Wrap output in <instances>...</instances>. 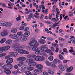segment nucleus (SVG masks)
Masks as SVG:
<instances>
[{
	"label": "nucleus",
	"mask_w": 75,
	"mask_h": 75,
	"mask_svg": "<svg viewBox=\"0 0 75 75\" xmlns=\"http://www.w3.org/2000/svg\"><path fill=\"white\" fill-rule=\"evenodd\" d=\"M48 9H45V12L46 14H48V13H47V12H48Z\"/></svg>",
	"instance_id": "nucleus-50"
},
{
	"label": "nucleus",
	"mask_w": 75,
	"mask_h": 75,
	"mask_svg": "<svg viewBox=\"0 0 75 75\" xmlns=\"http://www.w3.org/2000/svg\"><path fill=\"white\" fill-rule=\"evenodd\" d=\"M56 16V18H57V19H56L57 21H58V20H59V18H58V17H59V16Z\"/></svg>",
	"instance_id": "nucleus-58"
},
{
	"label": "nucleus",
	"mask_w": 75,
	"mask_h": 75,
	"mask_svg": "<svg viewBox=\"0 0 75 75\" xmlns=\"http://www.w3.org/2000/svg\"><path fill=\"white\" fill-rule=\"evenodd\" d=\"M34 16L35 17V18H39V16H37L36 15H34Z\"/></svg>",
	"instance_id": "nucleus-59"
},
{
	"label": "nucleus",
	"mask_w": 75,
	"mask_h": 75,
	"mask_svg": "<svg viewBox=\"0 0 75 75\" xmlns=\"http://www.w3.org/2000/svg\"><path fill=\"white\" fill-rule=\"evenodd\" d=\"M21 67L22 69H24L25 68V66L24 65L22 64L21 66Z\"/></svg>",
	"instance_id": "nucleus-39"
},
{
	"label": "nucleus",
	"mask_w": 75,
	"mask_h": 75,
	"mask_svg": "<svg viewBox=\"0 0 75 75\" xmlns=\"http://www.w3.org/2000/svg\"><path fill=\"white\" fill-rule=\"evenodd\" d=\"M37 68H38L39 69H42V65L40 64H38L36 66Z\"/></svg>",
	"instance_id": "nucleus-14"
},
{
	"label": "nucleus",
	"mask_w": 75,
	"mask_h": 75,
	"mask_svg": "<svg viewBox=\"0 0 75 75\" xmlns=\"http://www.w3.org/2000/svg\"><path fill=\"white\" fill-rule=\"evenodd\" d=\"M43 75H48V73L46 72H43Z\"/></svg>",
	"instance_id": "nucleus-51"
},
{
	"label": "nucleus",
	"mask_w": 75,
	"mask_h": 75,
	"mask_svg": "<svg viewBox=\"0 0 75 75\" xmlns=\"http://www.w3.org/2000/svg\"><path fill=\"white\" fill-rule=\"evenodd\" d=\"M58 50H59V48L58 47H57L56 48V50L55 51L56 52H58Z\"/></svg>",
	"instance_id": "nucleus-52"
},
{
	"label": "nucleus",
	"mask_w": 75,
	"mask_h": 75,
	"mask_svg": "<svg viewBox=\"0 0 75 75\" xmlns=\"http://www.w3.org/2000/svg\"><path fill=\"white\" fill-rule=\"evenodd\" d=\"M6 48V50H9V49H10V46H6V47H5Z\"/></svg>",
	"instance_id": "nucleus-48"
},
{
	"label": "nucleus",
	"mask_w": 75,
	"mask_h": 75,
	"mask_svg": "<svg viewBox=\"0 0 75 75\" xmlns=\"http://www.w3.org/2000/svg\"><path fill=\"white\" fill-rule=\"evenodd\" d=\"M6 55V54L5 53L1 54H0V57L1 58V57H4Z\"/></svg>",
	"instance_id": "nucleus-37"
},
{
	"label": "nucleus",
	"mask_w": 75,
	"mask_h": 75,
	"mask_svg": "<svg viewBox=\"0 0 75 75\" xmlns=\"http://www.w3.org/2000/svg\"><path fill=\"white\" fill-rule=\"evenodd\" d=\"M45 40L43 39H41L39 41L40 43L42 44H44L45 43Z\"/></svg>",
	"instance_id": "nucleus-20"
},
{
	"label": "nucleus",
	"mask_w": 75,
	"mask_h": 75,
	"mask_svg": "<svg viewBox=\"0 0 75 75\" xmlns=\"http://www.w3.org/2000/svg\"><path fill=\"white\" fill-rule=\"evenodd\" d=\"M43 17H44V15H41L40 20H43Z\"/></svg>",
	"instance_id": "nucleus-47"
},
{
	"label": "nucleus",
	"mask_w": 75,
	"mask_h": 75,
	"mask_svg": "<svg viewBox=\"0 0 75 75\" xmlns=\"http://www.w3.org/2000/svg\"><path fill=\"white\" fill-rule=\"evenodd\" d=\"M11 23L8 22L5 23V27H11Z\"/></svg>",
	"instance_id": "nucleus-25"
},
{
	"label": "nucleus",
	"mask_w": 75,
	"mask_h": 75,
	"mask_svg": "<svg viewBox=\"0 0 75 75\" xmlns=\"http://www.w3.org/2000/svg\"><path fill=\"white\" fill-rule=\"evenodd\" d=\"M52 46H53V47H58V45L57 44L54 43L52 44Z\"/></svg>",
	"instance_id": "nucleus-32"
},
{
	"label": "nucleus",
	"mask_w": 75,
	"mask_h": 75,
	"mask_svg": "<svg viewBox=\"0 0 75 75\" xmlns=\"http://www.w3.org/2000/svg\"><path fill=\"white\" fill-rule=\"evenodd\" d=\"M27 58H34L36 61H44V57H42L40 56H36L35 55L33 54H29L27 55Z\"/></svg>",
	"instance_id": "nucleus-2"
},
{
	"label": "nucleus",
	"mask_w": 75,
	"mask_h": 75,
	"mask_svg": "<svg viewBox=\"0 0 75 75\" xmlns=\"http://www.w3.org/2000/svg\"><path fill=\"white\" fill-rule=\"evenodd\" d=\"M34 62V60L33 59H28L26 60V62H27L28 63L29 62Z\"/></svg>",
	"instance_id": "nucleus-27"
},
{
	"label": "nucleus",
	"mask_w": 75,
	"mask_h": 75,
	"mask_svg": "<svg viewBox=\"0 0 75 75\" xmlns=\"http://www.w3.org/2000/svg\"><path fill=\"white\" fill-rule=\"evenodd\" d=\"M18 35V36H20V35H21V34H22V33L21 32H18L17 33Z\"/></svg>",
	"instance_id": "nucleus-44"
},
{
	"label": "nucleus",
	"mask_w": 75,
	"mask_h": 75,
	"mask_svg": "<svg viewBox=\"0 0 75 75\" xmlns=\"http://www.w3.org/2000/svg\"><path fill=\"white\" fill-rule=\"evenodd\" d=\"M72 69H73V67H70L67 69V71L68 72H70L72 71Z\"/></svg>",
	"instance_id": "nucleus-24"
},
{
	"label": "nucleus",
	"mask_w": 75,
	"mask_h": 75,
	"mask_svg": "<svg viewBox=\"0 0 75 75\" xmlns=\"http://www.w3.org/2000/svg\"><path fill=\"white\" fill-rule=\"evenodd\" d=\"M14 47L17 49V51L19 54H29V52L23 50L22 46H20V45L18 44L15 45Z\"/></svg>",
	"instance_id": "nucleus-1"
},
{
	"label": "nucleus",
	"mask_w": 75,
	"mask_h": 75,
	"mask_svg": "<svg viewBox=\"0 0 75 75\" xmlns=\"http://www.w3.org/2000/svg\"><path fill=\"white\" fill-rule=\"evenodd\" d=\"M17 32V30L16 28H13L11 30V32L12 33H16Z\"/></svg>",
	"instance_id": "nucleus-23"
},
{
	"label": "nucleus",
	"mask_w": 75,
	"mask_h": 75,
	"mask_svg": "<svg viewBox=\"0 0 75 75\" xmlns=\"http://www.w3.org/2000/svg\"><path fill=\"white\" fill-rule=\"evenodd\" d=\"M12 41L11 40H9L6 41V44L7 45H8V44H10L12 43Z\"/></svg>",
	"instance_id": "nucleus-21"
},
{
	"label": "nucleus",
	"mask_w": 75,
	"mask_h": 75,
	"mask_svg": "<svg viewBox=\"0 0 75 75\" xmlns=\"http://www.w3.org/2000/svg\"><path fill=\"white\" fill-rule=\"evenodd\" d=\"M6 38L2 39L0 42V43H1V44L4 43V42L6 41Z\"/></svg>",
	"instance_id": "nucleus-31"
},
{
	"label": "nucleus",
	"mask_w": 75,
	"mask_h": 75,
	"mask_svg": "<svg viewBox=\"0 0 75 75\" xmlns=\"http://www.w3.org/2000/svg\"><path fill=\"white\" fill-rule=\"evenodd\" d=\"M48 59L49 60L51 61H53V59H54V57H53V56H51L48 58Z\"/></svg>",
	"instance_id": "nucleus-34"
},
{
	"label": "nucleus",
	"mask_w": 75,
	"mask_h": 75,
	"mask_svg": "<svg viewBox=\"0 0 75 75\" xmlns=\"http://www.w3.org/2000/svg\"><path fill=\"white\" fill-rule=\"evenodd\" d=\"M12 74H14V75H16L17 74V72L14 71H12Z\"/></svg>",
	"instance_id": "nucleus-56"
},
{
	"label": "nucleus",
	"mask_w": 75,
	"mask_h": 75,
	"mask_svg": "<svg viewBox=\"0 0 75 75\" xmlns=\"http://www.w3.org/2000/svg\"><path fill=\"white\" fill-rule=\"evenodd\" d=\"M47 45H44L41 46V51L42 52H47L49 53L51 50L50 49H48V47H46Z\"/></svg>",
	"instance_id": "nucleus-5"
},
{
	"label": "nucleus",
	"mask_w": 75,
	"mask_h": 75,
	"mask_svg": "<svg viewBox=\"0 0 75 75\" xmlns=\"http://www.w3.org/2000/svg\"><path fill=\"white\" fill-rule=\"evenodd\" d=\"M11 56L12 57H16L18 55V53L15 52H13L11 53Z\"/></svg>",
	"instance_id": "nucleus-15"
},
{
	"label": "nucleus",
	"mask_w": 75,
	"mask_h": 75,
	"mask_svg": "<svg viewBox=\"0 0 75 75\" xmlns=\"http://www.w3.org/2000/svg\"><path fill=\"white\" fill-rule=\"evenodd\" d=\"M1 49H2V51H6V47H1Z\"/></svg>",
	"instance_id": "nucleus-41"
},
{
	"label": "nucleus",
	"mask_w": 75,
	"mask_h": 75,
	"mask_svg": "<svg viewBox=\"0 0 75 75\" xmlns=\"http://www.w3.org/2000/svg\"><path fill=\"white\" fill-rule=\"evenodd\" d=\"M35 51V53L36 54H37V55L40 54V50H38V49L37 50H36Z\"/></svg>",
	"instance_id": "nucleus-35"
},
{
	"label": "nucleus",
	"mask_w": 75,
	"mask_h": 75,
	"mask_svg": "<svg viewBox=\"0 0 75 75\" xmlns=\"http://www.w3.org/2000/svg\"><path fill=\"white\" fill-rule=\"evenodd\" d=\"M51 52V51L50 50V54H49L50 55H54V54H53V53H52V52Z\"/></svg>",
	"instance_id": "nucleus-54"
},
{
	"label": "nucleus",
	"mask_w": 75,
	"mask_h": 75,
	"mask_svg": "<svg viewBox=\"0 0 75 75\" xmlns=\"http://www.w3.org/2000/svg\"><path fill=\"white\" fill-rule=\"evenodd\" d=\"M52 69H50L48 71V73L50 74H51L52 75H54V72H53V71H52Z\"/></svg>",
	"instance_id": "nucleus-26"
},
{
	"label": "nucleus",
	"mask_w": 75,
	"mask_h": 75,
	"mask_svg": "<svg viewBox=\"0 0 75 75\" xmlns=\"http://www.w3.org/2000/svg\"><path fill=\"white\" fill-rule=\"evenodd\" d=\"M52 18V14H50L49 15V20H51Z\"/></svg>",
	"instance_id": "nucleus-46"
},
{
	"label": "nucleus",
	"mask_w": 75,
	"mask_h": 75,
	"mask_svg": "<svg viewBox=\"0 0 75 75\" xmlns=\"http://www.w3.org/2000/svg\"><path fill=\"white\" fill-rule=\"evenodd\" d=\"M4 21H0V26H2V27H4V26H6V23Z\"/></svg>",
	"instance_id": "nucleus-10"
},
{
	"label": "nucleus",
	"mask_w": 75,
	"mask_h": 75,
	"mask_svg": "<svg viewBox=\"0 0 75 75\" xmlns=\"http://www.w3.org/2000/svg\"><path fill=\"white\" fill-rule=\"evenodd\" d=\"M64 52H66V53H68V51H67V49L66 48H64L63 50Z\"/></svg>",
	"instance_id": "nucleus-40"
},
{
	"label": "nucleus",
	"mask_w": 75,
	"mask_h": 75,
	"mask_svg": "<svg viewBox=\"0 0 75 75\" xmlns=\"http://www.w3.org/2000/svg\"><path fill=\"white\" fill-rule=\"evenodd\" d=\"M53 62L55 64H57V61L56 59H54L53 61Z\"/></svg>",
	"instance_id": "nucleus-53"
},
{
	"label": "nucleus",
	"mask_w": 75,
	"mask_h": 75,
	"mask_svg": "<svg viewBox=\"0 0 75 75\" xmlns=\"http://www.w3.org/2000/svg\"><path fill=\"white\" fill-rule=\"evenodd\" d=\"M59 23L58 22L57 23H55L54 24H53V25L52 26V28H55L56 26H57V27H59V25H57V24H59Z\"/></svg>",
	"instance_id": "nucleus-22"
},
{
	"label": "nucleus",
	"mask_w": 75,
	"mask_h": 75,
	"mask_svg": "<svg viewBox=\"0 0 75 75\" xmlns=\"http://www.w3.org/2000/svg\"><path fill=\"white\" fill-rule=\"evenodd\" d=\"M28 30H29V28L28 27H26L24 30V31H27Z\"/></svg>",
	"instance_id": "nucleus-49"
},
{
	"label": "nucleus",
	"mask_w": 75,
	"mask_h": 75,
	"mask_svg": "<svg viewBox=\"0 0 75 75\" xmlns=\"http://www.w3.org/2000/svg\"><path fill=\"white\" fill-rule=\"evenodd\" d=\"M21 16H20V15H18V17H17L16 18V20L17 21H20V20H21Z\"/></svg>",
	"instance_id": "nucleus-29"
},
{
	"label": "nucleus",
	"mask_w": 75,
	"mask_h": 75,
	"mask_svg": "<svg viewBox=\"0 0 75 75\" xmlns=\"http://www.w3.org/2000/svg\"><path fill=\"white\" fill-rule=\"evenodd\" d=\"M44 7V5H42L41 6H39L40 8V9H41V8H42V7Z\"/></svg>",
	"instance_id": "nucleus-55"
},
{
	"label": "nucleus",
	"mask_w": 75,
	"mask_h": 75,
	"mask_svg": "<svg viewBox=\"0 0 75 75\" xmlns=\"http://www.w3.org/2000/svg\"><path fill=\"white\" fill-rule=\"evenodd\" d=\"M25 74L27 75H32L31 73L29 71H26L25 72Z\"/></svg>",
	"instance_id": "nucleus-30"
},
{
	"label": "nucleus",
	"mask_w": 75,
	"mask_h": 75,
	"mask_svg": "<svg viewBox=\"0 0 75 75\" xmlns=\"http://www.w3.org/2000/svg\"><path fill=\"white\" fill-rule=\"evenodd\" d=\"M35 31L36 32V33H38V29L37 28L35 30Z\"/></svg>",
	"instance_id": "nucleus-63"
},
{
	"label": "nucleus",
	"mask_w": 75,
	"mask_h": 75,
	"mask_svg": "<svg viewBox=\"0 0 75 75\" xmlns=\"http://www.w3.org/2000/svg\"><path fill=\"white\" fill-rule=\"evenodd\" d=\"M45 64L46 65H47V66H48V67H50V62H48V61H46L45 62Z\"/></svg>",
	"instance_id": "nucleus-36"
},
{
	"label": "nucleus",
	"mask_w": 75,
	"mask_h": 75,
	"mask_svg": "<svg viewBox=\"0 0 75 75\" xmlns=\"http://www.w3.org/2000/svg\"><path fill=\"white\" fill-rule=\"evenodd\" d=\"M62 29H60L59 30V33H62Z\"/></svg>",
	"instance_id": "nucleus-62"
},
{
	"label": "nucleus",
	"mask_w": 75,
	"mask_h": 75,
	"mask_svg": "<svg viewBox=\"0 0 75 75\" xmlns=\"http://www.w3.org/2000/svg\"><path fill=\"white\" fill-rule=\"evenodd\" d=\"M2 6L3 7H6V5L5 4H2Z\"/></svg>",
	"instance_id": "nucleus-61"
},
{
	"label": "nucleus",
	"mask_w": 75,
	"mask_h": 75,
	"mask_svg": "<svg viewBox=\"0 0 75 75\" xmlns=\"http://www.w3.org/2000/svg\"><path fill=\"white\" fill-rule=\"evenodd\" d=\"M31 12V10H29L28 12H26L25 13V14H29V13H30Z\"/></svg>",
	"instance_id": "nucleus-43"
},
{
	"label": "nucleus",
	"mask_w": 75,
	"mask_h": 75,
	"mask_svg": "<svg viewBox=\"0 0 75 75\" xmlns=\"http://www.w3.org/2000/svg\"><path fill=\"white\" fill-rule=\"evenodd\" d=\"M13 68V66L11 64H5L2 67L3 69H4V71L7 69H11Z\"/></svg>",
	"instance_id": "nucleus-6"
},
{
	"label": "nucleus",
	"mask_w": 75,
	"mask_h": 75,
	"mask_svg": "<svg viewBox=\"0 0 75 75\" xmlns=\"http://www.w3.org/2000/svg\"><path fill=\"white\" fill-rule=\"evenodd\" d=\"M67 61H68V60H64L63 61V63H65V64H66V63L67 62Z\"/></svg>",
	"instance_id": "nucleus-64"
},
{
	"label": "nucleus",
	"mask_w": 75,
	"mask_h": 75,
	"mask_svg": "<svg viewBox=\"0 0 75 75\" xmlns=\"http://www.w3.org/2000/svg\"><path fill=\"white\" fill-rule=\"evenodd\" d=\"M34 72L36 73V74H40L41 72H42V70L40 69V70H38V69H36L34 70Z\"/></svg>",
	"instance_id": "nucleus-13"
},
{
	"label": "nucleus",
	"mask_w": 75,
	"mask_h": 75,
	"mask_svg": "<svg viewBox=\"0 0 75 75\" xmlns=\"http://www.w3.org/2000/svg\"><path fill=\"white\" fill-rule=\"evenodd\" d=\"M36 65H37V63L33 62L29 63L28 64V66H30V67H34V66H35Z\"/></svg>",
	"instance_id": "nucleus-9"
},
{
	"label": "nucleus",
	"mask_w": 75,
	"mask_h": 75,
	"mask_svg": "<svg viewBox=\"0 0 75 75\" xmlns=\"http://www.w3.org/2000/svg\"><path fill=\"white\" fill-rule=\"evenodd\" d=\"M24 29V26L22 25L19 28V30H23Z\"/></svg>",
	"instance_id": "nucleus-38"
},
{
	"label": "nucleus",
	"mask_w": 75,
	"mask_h": 75,
	"mask_svg": "<svg viewBox=\"0 0 75 75\" xmlns=\"http://www.w3.org/2000/svg\"><path fill=\"white\" fill-rule=\"evenodd\" d=\"M13 62V59L12 58H9L6 61L7 64H11Z\"/></svg>",
	"instance_id": "nucleus-7"
},
{
	"label": "nucleus",
	"mask_w": 75,
	"mask_h": 75,
	"mask_svg": "<svg viewBox=\"0 0 75 75\" xmlns=\"http://www.w3.org/2000/svg\"><path fill=\"white\" fill-rule=\"evenodd\" d=\"M69 52H70L72 53L74 52H75V51L74 50H69Z\"/></svg>",
	"instance_id": "nucleus-57"
},
{
	"label": "nucleus",
	"mask_w": 75,
	"mask_h": 75,
	"mask_svg": "<svg viewBox=\"0 0 75 75\" xmlns=\"http://www.w3.org/2000/svg\"><path fill=\"white\" fill-rule=\"evenodd\" d=\"M30 33L29 32H27L24 33L23 35H22L21 36L20 40L22 42L25 41L27 40V37H28L29 35H30Z\"/></svg>",
	"instance_id": "nucleus-3"
},
{
	"label": "nucleus",
	"mask_w": 75,
	"mask_h": 75,
	"mask_svg": "<svg viewBox=\"0 0 75 75\" xmlns=\"http://www.w3.org/2000/svg\"><path fill=\"white\" fill-rule=\"evenodd\" d=\"M26 49L27 50H28V51H30V46H28L26 47Z\"/></svg>",
	"instance_id": "nucleus-45"
},
{
	"label": "nucleus",
	"mask_w": 75,
	"mask_h": 75,
	"mask_svg": "<svg viewBox=\"0 0 75 75\" xmlns=\"http://www.w3.org/2000/svg\"><path fill=\"white\" fill-rule=\"evenodd\" d=\"M59 59L61 60H62L64 59V57L62 56V55L61 54H59Z\"/></svg>",
	"instance_id": "nucleus-33"
},
{
	"label": "nucleus",
	"mask_w": 75,
	"mask_h": 75,
	"mask_svg": "<svg viewBox=\"0 0 75 75\" xmlns=\"http://www.w3.org/2000/svg\"><path fill=\"white\" fill-rule=\"evenodd\" d=\"M4 72L7 74V75H10V74H11V71H10L8 70V69L6 70H4Z\"/></svg>",
	"instance_id": "nucleus-16"
},
{
	"label": "nucleus",
	"mask_w": 75,
	"mask_h": 75,
	"mask_svg": "<svg viewBox=\"0 0 75 75\" xmlns=\"http://www.w3.org/2000/svg\"><path fill=\"white\" fill-rule=\"evenodd\" d=\"M50 67H52V68H57V65H56L55 64H54V63L53 62H51L50 63Z\"/></svg>",
	"instance_id": "nucleus-11"
},
{
	"label": "nucleus",
	"mask_w": 75,
	"mask_h": 75,
	"mask_svg": "<svg viewBox=\"0 0 75 75\" xmlns=\"http://www.w3.org/2000/svg\"><path fill=\"white\" fill-rule=\"evenodd\" d=\"M18 68V66L17 65H16L14 66V68L16 69H17Z\"/></svg>",
	"instance_id": "nucleus-60"
},
{
	"label": "nucleus",
	"mask_w": 75,
	"mask_h": 75,
	"mask_svg": "<svg viewBox=\"0 0 75 75\" xmlns=\"http://www.w3.org/2000/svg\"><path fill=\"white\" fill-rule=\"evenodd\" d=\"M18 37V36L17 34H14L12 36V39H17Z\"/></svg>",
	"instance_id": "nucleus-12"
},
{
	"label": "nucleus",
	"mask_w": 75,
	"mask_h": 75,
	"mask_svg": "<svg viewBox=\"0 0 75 75\" xmlns=\"http://www.w3.org/2000/svg\"><path fill=\"white\" fill-rule=\"evenodd\" d=\"M59 69H60L62 71H65L64 67V66L62 65V64H61L60 65H59Z\"/></svg>",
	"instance_id": "nucleus-17"
},
{
	"label": "nucleus",
	"mask_w": 75,
	"mask_h": 75,
	"mask_svg": "<svg viewBox=\"0 0 75 75\" xmlns=\"http://www.w3.org/2000/svg\"><path fill=\"white\" fill-rule=\"evenodd\" d=\"M7 35V33L6 32H2L1 33V35L2 37H5Z\"/></svg>",
	"instance_id": "nucleus-18"
},
{
	"label": "nucleus",
	"mask_w": 75,
	"mask_h": 75,
	"mask_svg": "<svg viewBox=\"0 0 75 75\" xmlns=\"http://www.w3.org/2000/svg\"><path fill=\"white\" fill-rule=\"evenodd\" d=\"M31 42L29 43V45L30 46H34L36 47H38V46L39 45V43H37V41L34 40V38H32L31 39Z\"/></svg>",
	"instance_id": "nucleus-4"
},
{
	"label": "nucleus",
	"mask_w": 75,
	"mask_h": 75,
	"mask_svg": "<svg viewBox=\"0 0 75 75\" xmlns=\"http://www.w3.org/2000/svg\"><path fill=\"white\" fill-rule=\"evenodd\" d=\"M39 48L38 47H36V46H35L34 47L32 48V50L33 51H35L38 50H39Z\"/></svg>",
	"instance_id": "nucleus-28"
},
{
	"label": "nucleus",
	"mask_w": 75,
	"mask_h": 75,
	"mask_svg": "<svg viewBox=\"0 0 75 75\" xmlns=\"http://www.w3.org/2000/svg\"><path fill=\"white\" fill-rule=\"evenodd\" d=\"M27 70L29 71H31L34 69V67L29 66L27 67Z\"/></svg>",
	"instance_id": "nucleus-19"
},
{
	"label": "nucleus",
	"mask_w": 75,
	"mask_h": 75,
	"mask_svg": "<svg viewBox=\"0 0 75 75\" xmlns=\"http://www.w3.org/2000/svg\"><path fill=\"white\" fill-rule=\"evenodd\" d=\"M52 20L54 22H55V23L57 21V19H56L55 18H52Z\"/></svg>",
	"instance_id": "nucleus-42"
},
{
	"label": "nucleus",
	"mask_w": 75,
	"mask_h": 75,
	"mask_svg": "<svg viewBox=\"0 0 75 75\" xmlns=\"http://www.w3.org/2000/svg\"><path fill=\"white\" fill-rule=\"evenodd\" d=\"M26 60V58L25 57H20L17 59V61H24Z\"/></svg>",
	"instance_id": "nucleus-8"
}]
</instances>
